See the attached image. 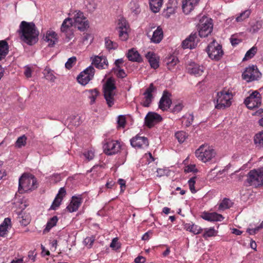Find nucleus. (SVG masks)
<instances>
[{
	"label": "nucleus",
	"mask_w": 263,
	"mask_h": 263,
	"mask_svg": "<svg viewBox=\"0 0 263 263\" xmlns=\"http://www.w3.org/2000/svg\"><path fill=\"white\" fill-rule=\"evenodd\" d=\"M18 31L21 39L26 44L32 45L37 42L39 32L33 23L22 21Z\"/></svg>",
	"instance_id": "f257e3e1"
},
{
	"label": "nucleus",
	"mask_w": 263,
	"mask_h": 263,
	"mask_svg": "<svg viewBox=\"0 0 263 263\" xmlns=\"http://www.w3.org/2000/svg\"><path fill=\"white\" fill-rule=\"evenodd\" d=\"M36 178L31 174H24L19 179L18 192L21 194L32 191L37 187Z\"/></svg>",
	"instance_id": "f03ea898"
},
{
	"label": "nucleus",
	"mask_w": 263,
	"mask_h": 263,
	"mask_svg": "<svg viewBox=\"0 0 263 263\" xmlns=\"http://www.w3.org/2000/svg\"><path fill=\"white\" fill-rule=\"evenodd\" d=\"M196 157L203 162H206L211 160L216 155L215 150L206 144L199 146L195 153Z\"/></svg>",
	"instance_id": "7ed1b4c3"
},
{
	"label": "nucleus",
	"mask_w": 263,
	"mask_h": 263,
	"mask_svg": "<svg viewBox=\"0 0 263 263\" xmlns=\"http://www.w3.org/2000/svg\"><path fill=\"white\" fill-rule=\"evenodd\" d=\"M114 81L111 79H108L103 87L104 97L108 106L111 107L115 103V96L116 95L114 90L116 89Z\"/></svg>",
	"instance_id": "20e7f679"
},
{
	"label": "nucleus",
	"mask_w": 263,
	"mask_h": 263,
	"mask_svg": "<svg viewBox=\"0 0 263 263\" xmlns=\"http://www.w3.org/2000/svg\"><path fill=\"white\" fill-rule=\"evenodd\" d=\"M232 97L231 92L224 90L218 92L217 94L215 108L218 109H224L230 106Z\"/></svg>",
	"instance_id": "39448f33"
},
{
	"label": "nucleus",
	"mask_w": 263,
	"mask_h": 263,
	"mask_svg": "<svg viewBox=\"0 0 263 263\" xmlns=\"http://www.w3.org/2000/svg\"><path fill=\"white\" fill-rule=\"evenodd\" d=\"M206 52L209 58L215 61L219 60L223 54L221 45L215 40L208 45Z\"/></svg>",
	"instance_id": "423d86ee"
},
{
	"label": "nucleus",
	"mask_w": 263,
	"mask_h": 263,
	"mask_svg": "<svg viewBox=\"0 0 263 263\" xmlns=\"http://www.w3.org/2000/svg\"><path fill=\"white\" fill-rule=\"evenodd\" d=\"M198 34L201 37H205L210 34L213 30L212 20L207 17H202L198 26Z\"/></svg>",
	"instance_id": "0eeeda50"
},
{
	"label": "nucleus",
	"mask_w": 263,
	"mask_h": 263,
	"mask_svg": "<svg viewBox=\"0 0 263 263\" xmlns=\"http://www.w3.org/2000/svg\"><path fill=\"white\" fill-rule=\"evenodd\" d=\"M261 168L251 170L247 174V178L246 182L249 185L253 186L255 187L262 185V180L261 179Z\"/></svg>",
	"instance_id": "6e6552de"
},
{
	"label": "nucleus",
	"mask_w": 263,
	"mask_h": 263,
	"mask_svg": "<svg viewBox=\"0 0 263 263\" xmlns=\"http://www.w3.org/2000/svg\"><path fill=\"white\" fill-rule=\"evenodd\" d=\"M261 74L256 66L252 65L247 67L242 74V78L247 82L257 80L260 77Z\"/></svg>",
	"instance_id": "1a4fd4ad"
},
{
	"label": "nucleus",
	"mask_w": 263,
	"mask_h": 263,
	"mask_svg": "<svg viewBox=\"0 0 263 263\" xmlns=\"http://www.w3.org/2000/svg\"><path fill=\"white\" fill-rule=\"evenodd\" d=\"M73 24L80 31H84L89 27V23L83 12L79 11L76 12L73 16Z\"/></svg>",
	"instance_id": "9d476101"
},
{
	"label": "nucleus",
	"mask_w": 263,
	"mask_h": 263,
	"mask_svg": "<svg viewBox=\"0 0 263 263\" xmlns=\"http://www.w3.org/2000/svg\"><path fill=\"white\" fill-rule=\"evenodd\" d=\"M95 72V68L91 66H89L77 77L78 82L82 85H86L93 78Z\"/></svg>",
	"instance_id": "9b49d317"
},
{
	"label": "nucleus",
	"mask_w": 263,
	"mask_h": 263,
	"mask_svg": "<svg viewBox=\"0 0 263 263\" xmlns=\"http://www.w3.org/2000/svg\"><path fill=\"white\" fill-rule=\"evenodd\" d=\"M244 103L248 108L258 107L261 104L260 94L257 91H253L245 99Z\"/></svg>",
	"instance_id": "f8f14e48"
},
{
	"label": "nucleus",
	"mask_w": 263,
	"mask_h": 263,
	"mask_svg": "<svg viewBox=\"0 0 263 263\" xmlns=\"http://www.w3.org/2000/svg\"><path fill=\"white\" fill-rule=\"evenodd\" d=\"M103 151L107 155H113L117 154L121 148V144L115 140H108L104 144Z\"/></svg>",
	"instance_id": "ddd939ff"
},
{
	"label": "nucleus",
	"mask_w": 263,
	"mask_h": 263,
	"mask_svg": "<svg viewBox=\"0 0 263 263\" xmlns=\"http://www.w3.org/2000/svg\"><path fill=\"white\" fill-rule=\"evenodd\" d=\"M129 25L126 20L122 18L119 20L117 29L119 31V36L121 40L126 41L128 37L127 31Z\"/></svg>",
	"instance_id": "4468645a"
},
{
	"label": "nucleus",
	"mask_w": 263,
	"mask_h": 263,
	"mask_svg": "<svg viewBox=\"0 0 263 263\" xmlns=\"http://www.w3.org/2000/svg\"><path fill=\"white\" fill-rule=\"evenodd\" d=\"M131 145L134 147L143 148L148 146V139L144 136H141L139 134L130 140Z\"/></svg>",
	"instance_id": "2eb2a0df"
},
{
	"label": "nucleus",
	"mask_w": 263,
	"mask_h": 263,
	"mask_svg": "<svg viewBox=\"0 0 263 263\" xmlns=\"http://www.w3.org/2000/svg\"><path fill=\"white\" fill-rule=\"evenodd\" d=\"M162 120V118L160 115L154 112H149L145 117V124L151 128Z\"/></svg>",
	"instance_id": "dca6fc26"
},
{
	"label": "nucleus",
	"mask_w": 263,
	"mask_h": 263,
	"mask_svg": "<svg viewBox=\"0 0 263 263\" xmlns=\"http://www.w3.org/2000/svg\"><path fill=\"white\" fill-rule=\"evenodd\" d=\"M72 23L71 18H67L64 21L61 27V31L65 33L68 40H70L73 36V33L71 29Z\"/></svg>",
	"instance_id": "f3484780"
},
{
	"label": "nucleus",
	"mask_w": 263,
	"mask_h": 263,
	"mask_svg": "<svg viewBox=\"0 0 263 263\" xmlns=\"http://www.w3.org/2000/svg\"><path fill=\"white\" fill-rule=\"evenodd\" d=\"M92 63L97 68L99 69H106L108 67V63L107 58L104 56H95L93 58H91Z\"/></svg>",
	"instance_id": "a211bd4d"
},
{
	"label": "nucleus",
	"mask_w": 263,
	"mask_h": 263,
	"mask_svg": "<svg viewBox=\"0 0 263 263\" xmlns=\"http://www.w3.org/2000/svg\"><path fill=\"white\" fill-rule=\"evenodd\" d=\"M171 96V94L167 90L163 91L159 103V107L161 110L164 111L170 107L172 104V100L170 98Z\"/></svg>",
	"instance_id": "6ab92c4d"
},
{
	"label": "nucleus",
	"mask_w": 263,
	"mask_h": 263,
	"mask_svg": "<svg viewBox=\"0 0 263 263\" xmlns=\"http://www.w3.org/2000/svg\"><path fill=\"white\" fill-rule=\"evenodd\" d=\"M204 67L194 62H191L187 65V72L196 77L201 76L204 71Z\"/></svg>",
	"instance_id": "aec40b11"
},
{
	"label": "nucleus",
	"mask_w": 263,
	"mask_h": 263,
	"mask_svg": "<svg viewBox=\"0 0 263 263\" xmlns=\"http://www.w3.org/2000/svg\"><path fill=\"white\" fill-rule=\"evenodd\" d=\"M66 194V191L64 187H61L49 209L53 210H57L60 205L62 200L63 197L65 196Z\"/></svg>",
	"instance_id": "412c9836"
},
{
	"label": "nucleus",
	"mask_w": 263,
	"mask_h": 263,
	"mask_svg": "<svg viewBox=\"0 0 263 263\" xmlns=\"http://www.w3.org/2000/svg\"><path fill=\"white\" fill-rule=\"evenodd\" d=\"M199 0H183L182 8L183 12L185 14L190 13L193 10Z\"/></svg>",
	"instance_id": "4be33fe9"
},
{
	"label": "nucleus",
	"mask_w": 263,
	"mask_h": 263,
	"mask_svg": "<svg viewBox=\"0 0 263 263\" xmlns=\"http://www.w3.org/2000/svg\"><path fill=\"white\" fill-rule=\"evenodd\" d=\"M201 217L202 219L209 221H221L224 217L222 215L217 213L203 212Z\"/></svg>",
	"instance_id": "5701e85b"
},
{
	"label": "nucleus",
	"mask_w": 263,
	"mask_h": 263,
	"mask_svg": "<svg viewBox=\"0 0 263 263\" xmlns=\"http://www.w3.org/2000/svg\"><path fill=\"white\" fill-rule=\"evenodd\" d=\"M84 119V115L82 114L72 115L66 120L68 126H78Z\"/></svg>",
	"instance_id": "b1692460"
},
{
	"label": "nucleus",
	"mask_w": 263,
	"mask_h": 263,
	"mask_svg": "<svg viewBox=\"0 0 263 263\" xmlns=\"http://www.w3.org/2000/svg\"><path fill=\"white\" fill-rule=\"evenodd\" d=\"M82 202V199L81 197L72 196V199L67 206V210L70 212L77 211Z\"/></svg>",
	"instance_id": "393cba45"
},
{
	"label": "nucleus",
	"mask_w": 263,
	"mask_h": 263,
	"mask_svg": "<svg viewBox=\"0 0 263 263\" xmlns=\"http://www.w3.org/2000/svg\"><path fill=\"white\" fill-rule=\"evenodd\" d=\"M151 67L155 69L159 67V57L153 52H148L145 56Z\"/></svg>",
	"instance_id": "a878e982"
},
{
	"label": "nucleus",
	"mask_w": 263,
	"mask_h": 263,
	"mask_svg": "<svg viewBox=\"0 0 263 263\" xmlns=\"http://www.w3.org/2000/svg\"><path fill=\"white\" fill-rule=\"evenodd\" d=\"M57 34L53 31H48L44 40L48 43V46L53 47L58 42V39Z\"/></svg>",
	"instance_id": "bb28decb"
},
{
	"label": "nucleus",
	"mask_w": 263,
	"mask_h": 263,
	"mask_svg": "<svg viewBox=\"0 0 263 263\" xmlns=\"http://www.w3.org/2000/svg\"><path fill=\"white\" fill-rule=\"evenodd\" d=\"M11 228V220L10 218H6L0 224V236L5 237L7 235L8 230Z\"/></svg>",
	"instance_id": "cd10ccee"
},
{
	"label": "nucleus",
	"mask_w": 263,
	"mask_h": 263,
	"mask_svg": "<svg viewBox=\"0 0 263 263\" xmlns=\"http://www.w3.org/2000/svg\"><path fill=\"white\" fill-rule=\"evenodd\" d=\"M163 37V33L162 29L160 27H158L157 29L153 32L151 41L154 43H159L161 41Z\"/></svg>",
	"instance_id": "c85d7f7f"
},
{
	"label": "nucleus",
	"mask_w": 263,
	"mask_h": 263,
	"mask_svg": "<svg viewBox=\"0 0 263 263\" xmlns=\"http://www.w3.org/2000/svg\"><path fill=\"white\" fill-rule=\"evenodd\" d=\"M9 52V45L5 40L0 41V61L4 59Z\"/></svg>",
	"instance_id": "c756f323"
},
{
	"label": "nucleus",
	"mask_w": 263,
	"mask_h": 263,
	"mask_svg": "<svg viewBox=\"0 0 263 263\" xmlns=\"http://www.w3.org/2000/svg\"><path fill=\"white\" fill-rule=\"evenodd\" d=\"M127 57L128 60L133 62H140L141 61V58L137 51H135L133 49L129 50Z\"/></svg>",
	"instance_id": "7c9ffc66"
},
{
	"label": "nucleus",
	"mask_w": 263,
	"mask_h": 263,
	"mask_svg": "<svg viewBox=\"0 0 263 263\" xmlns=\"http://www.w3.org/2000/svg\"><path fill=\"white\" fill-rule=\"evenodd\" d=\"M163 0H149V4L152 11L156 13L159 11L162 5Z\"/></svg>",
	"instance_id": "2f4dec72"
},
{
	"label": "nucleus",
	"mask_w": 263,
	"mask_h": 263,
	"mask_svg": "<svg viewBox=\"0 0 263 263\" xmlns=\"http://www.w3.org/2000/svg\"><path fill=\"white\" fill-rule=\"evenodd\" d=\"M85 92L88 94V98L90 100V104H93L95 103L97 97L99 95V92L98 89L95 88L92 89L87 90L85 91Z\"/></svg>",
	"instance_id": "473e14b6"
},
{
	"label": "nucleus",
	"mask_w": 263,
	"mask_h": 263,
	"mask_svg": "<svg viewBox=\"0 0 263 263\" xmlns=\"http://www.w3.org/2000/svg\"><path fill=\"white\" fill-rule=\"evenodd\" d=\"M185 229L194 234H200L202 231V229L195 224L186 223L185 224Z\"/></svg>",
	"instance_id": "72a5a7b5"
},
{
	"label": "nucleus",
	"mask_w": 263,
	"mask_h": 263,
	"mask_svg": "<svg viewBox=\"0 0 263 263\" xmlns=\"http://www.w3.org/2000/svg\"><path fill=\"white\" fill-rule=\"evenodd\" d=\"M165 62L169 70H172L174 66L178 62V59L174 56L171 55L165 60Z\"/></svg>",
	"instance_id": "f704fd0d"
},
{
	"label": "nucleus",
	"mask_w": 263,
	"mask_h": 263,
	"mask_svg": "<svg viewBox=\"0 0 263 263\" xmlns=\"http://www.w3.org/2000/svg\"><path fill=\"white\" fill-rule=\"evenodd\" d=\"M58 221V218L57 216H54L51 218L47 222L46 228L44 230V233L48 232L50 230L55 226Z\"/></svg>",
	"instance_id": "c9c22d12"
},
{
	"label": "nucleus",
	"mask_w": 263,
	"mask_h": 263,
	"mask_svg": "<svg viewBox=\"0 0 263 263\" xmlns=\"http://www.w3.org/2000/svg\"><path fill=\"white\" fill-rule=\"evenodd\" d=\"M251 13L250 9H247L240 13L236 17V21L237 22H242L248 18Z\"/></svg>",
	"instance_id": "e433bc0d"
},
{
	"label": "nucleus",
	"mask_w": 263,
	"mask_h": 263,
	"mask_svg": "<svg viewBox=\"0 0 263 263\" xmlns=\"http://www.w3.org/2000/svg\"><path fill=\"white\" fill-rule=\"evenodd\" d=\"M254 143L256 146L263 147V133H258L254 137Z\"/></svg>",
	"instance_id": "4c0bfd02"
},
{
	"label": "nucleus",
	"mask_w": 263,
	"mask_h": 263,
	"mask_svg": "<svg viewBox=\"0 0 263 263\" xmlns=\"http://www.w3.org/2000/svg\"><path fill=\"white\" fill-rule=\"evenodd\" d=\"M27 137L25 135L19 137L15 143V146L17 148H21L26 144Z\"/></svg>",
	"instance_id": "58836bf2"
},
{
	"label": "nucleus",
	"mask_w": 263,
	"mask_h": 263,
	"mask_svg": "<svg viewBox=\"0 0 263 263\" xmlns=\"http://www.w3.org/2000/svg\"><path fill=\"white\" fill-rule=\"evenodd\" d=\"M105 44L106 48L108 50L116 49L118 45L116 42L111 41L108 37L105 39Z\"/></svg>",
	"instance_id": "ea45409f"
},
{
	"label": "nucleus",
	"mask_w": 263,
	"mask_h": 263,
	"mask_svg": "<svg viewBox=\"0 0 263 263\" xmlns=\"http://www.w3.org/2000/svg\"><path fill=\"white\" fill-rule=\"evenodd\" d=\"M175 136L180 143L184 142L189 137L187 133H175Z\"/></svg>",
	"instance_id": "a19ab883"
},
{
	"label": "nucleus",
	"mask_w": 263,
	"mask_h": 263,
	"mask_svg": "<svg viewBox=\"0 0 263 263\" xmlns=\"http://www.w3.org/2000/svg\"><path fill=\"white\" fill-rule=\"evenodd\" d=\"M217 232L214 228H206L204 229V232L203 234V237L205 239L208 237H212L216 235Z\"/></svg>",
	"instance_id": "79ce46f5"
},
{
	"label": "nucleus",
	"mask_w": 263,
	"mask_h": 263,
	"mask_svg": "<svg viewBox=\"0 0 263 263\" xmlns=\"http://www.w3.org/2000/svg\"><path fill=\"white\" fill-rule=\"evenodd\" d=\"M232 202L230 199L224 198L219 204V210H225L229 209L231 206Z\"/></svg>",
	"instance_id": "37998d69"
},
{
	"label": "nucleus",
	"mask_w": 263,
	"mask_h": 263,
	"mask_svg": "<svg viewBox=\"0 0 263 263\" xmlns=\"http://www.w3.org/2000/svg\"><path fill=\"white\" fill-rule=\"evenodd\" d=\"M126 123V117L124 115H119L118 117L117 120V128L118 130L120 129L121 128H124Z\"/></svg>",
	"instance_id": "c03bdc74"
},
{
	"label": "nucleus",
	"mask_w": 263,
	"mask_h": 263,
	"mask_svg": "<svg viewBox=\"0 0 263 263\" xmlns=\"http://www.w3.org/2000/svg\"><path fill=\"white\" fill-rule=\"evenodd\" d=\"M20 223L24 226H27L30 222V218L28 215H23L20 214L18 217Z\"/></svg>",
	"instance_id": "a18cd8bd"
},
{
	"label": "nucleus",
	"mask_w": 263,
	"mask_h": 263,
	"mask_svg": "<svg viewBox=\"0 0 263 263\" xmlns=\"http://www.w3.org/2000/svg\"><path fill=\"white\" fill-rule=\"evenodd\" d=\"M257 48L255 46L252 47L246 53L245 57H244L243 61L247 60L248 59L253 58L257 52Z\"/></svg>",
	"instance_id": "49530a36"
},
{
	"label": "nucleus",
	"mask_w": 263,
	"mask_h": 263,
	"mask_svg": "<svg viewBox=\"0 0 263 263\" xmlns=\"http://www.w3.org/2000/svg\"><path fill=\"white\" fill-rule=\"evenodd\" d=\"M113 70L116 76L119 78L123 79L127 76L125 71L121 68H114Z\"/></svg>",
	"instance_id": "de8ad7c7"
},
{
	"label": "nucleus",
	"mask_w": 263,
	"mask_h": 263,
	"mask_svg": "<svg viewBox=\"0 0 263 263\" xmlns=\"http://www.w3.org/2000/svg\"><path fill=\"white\" fill-rule=\"evenodd\" d=\"M77 58L76 57H72L68 59V61L65 63V67L70 69L72 68L73 65L76 63Z\"/></svg>",
	"instance_id": "09e8293b"
},
{
	"label": "nucleus",
	"mask_w": 263,
	"mask_h": 263,
	"mask_svg": "<svg viewBox=\"0 0 263 263\" xmlns=\"http://www.w3.org/2000/svg\"><path fill=\"white\" fill-rule=\"evenodd\" d=\"M156 89L153 83H151L149 86L146 89L144 95L147 96V98H153L152 92Z\"/></svg>",
	"instance_id": "8fccbe9b"
},
{
	"label": "nucleus",
	"mask_w": 263,
	"mask_h": 263,
	"mask_svg": "<svg viewBox=\"0 0 263 263\" xmlns=\"http://www.w3.org/2000/svg\"><path fill=\"white\" fill-rule=\"evenodd\" d=\"M196 177H193L191 178L189 181H188V184L190 187V189L191 192L192 193H195L196 192V190L195 188V184L196 182Z\"/></svg>",
	"instance_id": "3c124183"
},
{
	"label": "nucleus",
	"mask_w": 263,
	"mask_h": 263,
	"mask_svg": "<svg viewBox=\"0 0 263 263\" xmlns=\"http://www.w3.org/2000/svg\"><path fill=\"white\" fill-rule=\"evenodd\" d=\"M95 240V237L91 236L90 237H86L83 241L85 245L88 246V248H91Z\"/></svg>",
	"instance_id": "603ef678"
},
{
	"label": "nucleus",
	"mask_w": 263,
	"mask_h": 263,
	"mask_svg": "<svg viewBox=\"0 0 263 263\" xmlns=\"http://www.w3.org/2000/svg\"><path fill=\"white\" fill-rule=\"evenodd\" d=\"M182 46L183 48H190L193 49L194 48V45L193 42H191V41H189V40L185 39L182 43Z\"/></svg>",
	"instance_id": "864d4df0"
},
{
	"label": "nucleus",
	"mask_w": 263,
	"mask_h": 263,
	"mask_svg": "<svg viewBox=\"0 0 263 263\" xmlns=\"http://www.w3.org/2000/svg\"><path fill=\"white\" fill-rule=\"evenodd\" d=\"M175 4H174V6L173 7V8H170V7H166V9L165 10V15L167 17H169L170 16V15L173 13H175V11H176V6L175 5Z\"/></svg>",
	"instance_id": "5fc2aeb1"
},
{
	"label": "nucleus",
	"mask_w": 263,
	"mask_h": 263,
	"mask_svg": "<svg viewBox=\"0 0 263 263\" xmlns=\"http://www.w3.org/2000/svg\"><path fill=\"white\" fill-rule=\"evenodd\" d=\"M184 172L185 173H190V172H197L198 170L196 168V166L195 165H189L186 166L184 168Z\"/></svg>",
	"instance_id": "6e6d98bb"
},
{
	"label": "nucleus",
	"mask_w": 263,
	"mask_h": 263,
	"mask_svg": "<svg viewBox=\"0 0 263 263\" xmlns=\"http://www.w3.org/2000/svg\"><path fill=\"white\" fill-rule=\"evenodd\" d=\"M186 121L185 122V124L186 126H188L191 125L193 121L194 116L193 114H190L188 115H186Z\"/></svg>",
	"instance_id": "4d7b16f0"
},
{
	"label": "nucleus",
	"mask_w": 263,
	"mask_h": 263,
	"mask_svg": "<svg viewBox=\"0 0 263 263\" xmlns=\"http://www.w3.org/2000/svg\"><path fill=\"white\" fill-rule=\"evenodd\" d=\"M183 108V105L181 103H178L176 104L172 109L173 112H178L182 110Z\"/></svg>",
	"instance_id": "13d9d810"
},
{
	"label": "nucleus",
	"mask_w": 263,
	"mask_h": 263,
	"mask_svg": "<svg viewBox=\"0 0 263 263\" xmlns=\"http://www.w3.org/2000/svg\"><path fill=\"white\" fill-rule=\"evenodd\" d=\"M84 156L88 160H91L94 157V154L91 151H88L84 153Z\"/></svg>",
	"instance_id": "bf43d9fd"
},
{
	"label": "nucleus",
	"mask_w": 263,
	"mask_h": 263,
	"mask_svg": "<svg viewBox=\"0 0 263 263\" xmlns=\"http://www.w3.org/2000/svg\"><path fill=\"white\" fill-rule=\"evenodd\" d=\"M46 79L49 80L53 82L55 79V77L50 71H48L46 74L45 75Z\"/></svg>",
	"instance_id": "052dcab7"
},
{
	"label": "nucleus",
	"mask_w": 263,
	"mask_h": 263,
	"mask_svg": "<svg viewBox=\"0 0 263 263\" xmlns=\"http://www.w3.org/2000/svg\"><path fill=\"white\" fill-rule=\"evenodd\" d=\"M174 4H175V5L176 6V9H177V8H178V0H169L166 7L173 8V7L174 6Z\"/></svg>",
	"instance_id": "680f3d73"
},
{
	"label": "nucleus",
	"mask_w": 263,
	"mask_h": 263,
	"mask_svg": "<svg viewBox=\"0 0 263 263\" xmlns=\"http://www.w3.org/2000/svg\"><path fill=\"white\" fill-rule=\"evenodd\" d=\"M145 100L142 103V105L144 107H148L151 103L152 98H147V96L145 97Z\"/></svg>",
	"instance_id": "e2e57ef3"
},
{
	"label": "nucleus",
	"mask_w": 263,
	"mask_h": 263,
	"mask_svg": "<svg viewBox=\"0 0 263 263\" xmlns=\"http://www.w3.org/2000/svg\"><path fill=\"white\" fill-rule=\"evenodd\" d=\"M118 183L120 185L121 191L123 192L125 188V181L123 179H119L118 181Z\"/></svg>",
	"instance_id": "0e129e2a"
},
{
	"label": "nucleus",
	"mask_w": 263,
	"mask_h": 263,
	"mask_svg": "<svg viewBox=\"0 0 263 263\" xmlns=\"http://www.w3.org/2000/svg\"><path fill=\"white\" fill-rule=\"evenodd\" d=\"M197 38V34L196 33H191V35L186 39L189 40V41H191V42H193L194 45H195V39Z\"/></svg>",
	"instance_id": "69168bd1"
},
{
	"label": "nucleus",
	"mask_w": 263,
	"mask_h": 263,
	"mask_svg": "<svg viewBox=\"0 0 263 263\" xmlns=\"http://www.w3.org/2000/svg\"><path fill=\"white\" fill-rule=\"evenodd\" d=\"M145 261V258L142 256H139L135 259V263H144Z\"/></svg>",
	"instance_id": "338daca9"
},
{
	"label": "nucleus",
	"mask_w": 263,
	"mask_h": 263,
	"mask_svg": "<svg viewBox=\"0 0 263 263\" xmlns=\"http://www.w3.org/2000/svg\"><path fill=\"white\" fill-rule=\"evenodd\" d=\"M241 42V40L239 39H238L237 38H234L231 37V43L232 46H235L237 45H238L240 42Z\"/></svg>",
	"instance_id": "774afa93"
}]
</instances>
